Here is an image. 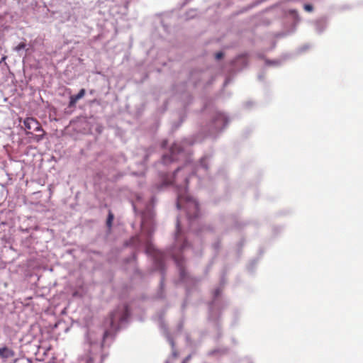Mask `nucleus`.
<instances>
[{
    "label": "nucleus",
    "mask_w": 363,
    "mask_h": 363,
    "mask_svg": "<svg viewBox=\"0 0 363 363\" xmlns=\"http://www.w3.org/2000/svg\"><path fill=\"white\" fill-rule=\"evenodd\" d=\"M182 170V169L178 168L176 171V173L172 176H167L166 178L164 179L163 184L164 186H167L172 184H177V174Z\"/></svg>",
    "instance_id": "6"
},
{
    "label": "nucleus",
    "mask_w": 363,
    "mask_h": 363,
    "mask_svg": "<svg viewBox=\"0 0 363 363\" xmlns=\"http://www.w3.org/2000/svg\"><path fill=\"white\" fill-rule=\"evenodd\" d=\"M93 362H94V359L91 357H89L86 360V363H93Z\"/></svg>",
    "instance_id": "16"
},
{
    "label": "nucleus",
    "mask_w": 363,
    "mask_h": 363,
    "mask_svg": "<svg viewBox=\"0 0 363 363\" xmlns=\"http://www.w3.org/2000/svg\"><path fill=\"white\" fill-rule=\"evenodd\" d=\"M182 154V147L178 143H174L172 145L170 148V155H164L163 156V162L164 163H167L169 162H172L175 160H178L179 159V155Z\"/></svg>",
    "instance_id": "4"
},
{
    "label": "nucleus",
    "mask_w": 363,
    "mask_h": 363,
    "mask_svg": "<svg viewBox=\"0 0 363 363\" xmlns=\"http://www.w3.org/2000/svg\"><path fill=\"white\" fill-rule=\"evenodd\" d=\"M180 225H179V220L177 221V239H178V234L180 233Z\"/></svg>",
    "instance_id": "14"
},
{
    "label": "nucleus",
    "mask_w": 363,
    "mask_h": 363,
    "mask_svg": "<svg viewBox=\"0 0 363 363\" xmlns=\"http://www.w3.org/2000/svg\"><path fill=\"white\" fill-rule=\"evenodd\" d=\"M304 9L306 11H308V12H311L313 11V6L311 5V4H305L304 5Z\"/></svg>",
    "instance_id": "12"
},
{
    "label": "nucleus",
    "mask_w": 363,
    "mask_h": 363,
    "mask_svg": "<svg viewBox=\"0 0 363 363\" xmlns=\"http://www.w3.org/2000/svg\"><path fill=\"white\" fill-rule=\"evenodd\" d=\"M228 122L227 117L221 113H218L215 118V123L218 128L224 127Z\"/></svg>",
    "instance_id": "5"
},
{
    "label": "nucleus",
    "mask_w": 363,
    "mask_h": 363,
    "mask_svg": "<svg viewBox=\"0 0 363 363\" xmlns=\"http://www.w3.org/2000/svg\"><path fill=\"white\" fill-rule=\"evenodd\" d=\"M85 89H82L77 95L72 96L69 98V106L74 105L78 100L82 99L85 94Z\"/></svg>",
    "instance_id": "8"
},
{
    "label": "nucleus",
    "mask_w": 363,
    "mask_h": 363,
    "mask_svg": "<svg viewBox=\"0 0 363 363\" xmlns=\"http://www.w3.org/2000/svg\"><path fill=\"white\" fill-rule=\"evenodd\" d=\"M145 251L147 255H152L154 257H157V250L150 244H147Z\"/></svg>",
    "instance_id": "9"
},
{
    "label": "nucleus",
    "mask_w": 363,
    "mask_h": 363,
    "mask_svg": "<svg viewBox=\"0 0 363 363\" xmlns=\"http://www.w3.org/2000/svg\"><path fill=\"white\" fill-rule=\"evenodd\" d=\"M128 315L127 306H118L112 311L109 317L104 321L105 330L103 335V343L108 337H112L119 328V323L126 320Z\"/></svg>",
    "instance_id": "1"
},
{
    "label": "nucleus",
    "mask_w": 363,
    "mask_h": 363,
    "mask_svg": "<svg viewBox=\"0 0 363 363\" xmlns=\"http://www.w3.org/2000/svg\"><path fill=\"white\" fill-rule=\"evenodd\" d=\"M215 57L216 60H220L223 57V53L221 52H217Z\"/></svg>",
    "instance_id": "13"
},
{
    "label": "nucleus",
    "mask_w": 363,
    "mask_h": 363,
    "mask_svg": "<svg viewBox=\"0 0 363 363\" xmlns=\"http://www.w3.org/2000/svg\"><path fill=\"white\" fill-rule=\"evenodd\" d=\"M162 145L163 147H164L167 145V141H164Z\"/></svg>",
    "instance_id": "18"
},
{
    "label": "nucleus",
    "mask_w": 363,
    "mask_h": 363,
    "mask_svg": "<svg viewBox=\"0 0 363 363\" xmlns=\"http://www.w3.org/2000/svg\"><path fill=\"white\" fill-rule=\"evenodd\" d=\"M188 182H189L188 179H187V178H185V179H184V185H185V186H187Z\"/></svg>",
    "instance_id": "17"
},
{
    "label": "nucleus",
    "mask_w": 363,
    "mask_h": 363,
    "mask_svg": "<svg viewBox=\"0 0 363 363\" xmlns=\"http://www.w3.org/2000/svg\"><path fill=\"white\" fill-rule=\"evenodd\" d=\"M23 128L26 135H32V140L37 143L41 141L45 134L40 123L33 117H28L23 120Z\"/></svg>",
    "instance_id": "2"
},
{
    "label": "nucleus",
    "mask_w": 363,
    "mask_h": 363,
    "mask_svg": "<svg viewBox=\"0 0 363 363\" xmlns=\"http://www.w3.org/2000/svg\"><path fill=\"white\" fill-rule=\"evenodd\" d=\"M113 218H114V216H113V213L111 211H109L107 220H106V225L108 228H111Z\"/></svg>",
    "instance_id": "10"
},
{
    "label": "nucleus",
    "mask_w": 363,
    "mask_h": 363,
    "mask_svg": "<svg viewBox=\"0 0 363 363\" xmlns=\"http://www.w3.org/2000/svg\"><path fill=\"white\" fill-rule=\"evenodd\" d=\"M184 201H185L184 207L186 209L189 219L191 220L197 218L199 214V203L197 201L192 198H184L182 196L179 195L177 201L178 208H182V204Z\"/></svg>",
    "instance_id": "3"
},
{
    "label": "nucleus",
    "mask_w": 363,
    "mask_h": 363,
    "mask_svg": "<svg viewBox=\"0 0 363 363\" xmlns=\"http://www.w3.org/2000/svg\"><path fill=\"white\" fill-rule=\"evenodd\" d=\"M201 166H202L205 169H207V166L206 164H204V160L203 159H202L201 160Z\"/></svg>",
    "instance_id": "15"
},
{
    "label": "nucleus",
    "mask_w": 363,
    "mask_h": 363,
    "mask_svg": "<svg viewBox=\"0 0 363 363\" xmlns=\"http://www.w3.org/2000/svg\"><path fill=\"white\" fill-rule=\"evenodd\" d=\"M186 245V242H185L183 244V245H182V249L185 248Z\"/></svg>",
    "instance_id": "19"
},
{
    "label": "nucleus",
    "mask_w": 363,
    "mask_h": 363,
    "mask_svg": "<svg viewBox=\"0 0 363 363\" xmlns=\"http://www.w3.org/2000/svg\"><path fill=\"white\" fill-rule=\"evenodd\" d=\"M26 44L23 42L22 43H20L16 48H15V50L16 51H20L21 50H23L26 48Z\"/></svg>",
    "instance_id": "11"
},
{
    "label": "nucleus",
    "mask_w": 363,
    "mask_h": 363,
    "mask_svg": "<svg viewBox=\"0 0 363 363\" xmlns=\"http://www.w3.org/2000/svg\"><path fill=\"white\" fill-rule=\"evenodd\" d=\"M14 356V352L12 350L7 347L0 348V357L2 359H8Z\"/></svg>",
    "instance_id": "7"
}]
</instances>
